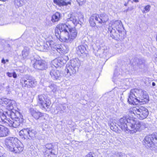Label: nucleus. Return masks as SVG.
Listing matches in <instances>:
<instances>
[{"mask_svg":"<svg viewBox=\"0 0 157 157\" xmlns=\"http://www.w3.org/2000/svg\"><path fill=\"white\" fill-rule=\"evenodd\" d=\"M22 87L25 88L34 87L36 84V82L34 79L30 76H27L21 78L20 80Z\"/></svg>","mask_w":157,"mask_h":157,"instance_id":"9d476101","label":"nucleus"},{"mask_svg":"<svg viewBox=\"0 0 157 157\" xmlns=\"http://www.w3.org/2000/svg\"><path fill=\"white\" fill-rule=\"evenodd\" d=\"M54 3L59 6H67L71 4L70 0H54Z\"/></svg>","mask_w":157,"mask_h":157,"instance_id":"a211bd4d","label":"nucleus"},{"mask_svg":"<svg viewBox=\"0 0 157 157\" xmlns=\"http://www.w3.org/2000/svg\"><path fill=\"white\" fill-rule=\"evenodd\" d=\"M121 75L118 74L117 70H116L115 71L113 76V81L114 82H116V84H119V82H122L121 84L120 83V85H122V84L124 83V79H120V77Z\"/></svg>","mask_w":157,"mask_h":157,"instance_id":"f3484780","label":"nucleus"},{"mask_svg":"<svg viewBox=\"0 0 157 157\" xmlns=\"http://www.w3.org/2000/svg\"><path fill=\"white\" fill-rule=\"evenodd\" d=\"M149 96L147 92L141 89H134L130 92L128 101L131 104H144L148 101Z\"/></svg>","mask_w":157,"mask_h":157,"instance_id":"7ed1b4c3","label":"nucleus"},{"mask_svg":"<svg viewBox=\"0 0 157 157\" xmlns=\"http://www.w3.org/2000/svg\"><path fill=\"white\" fill-rule=\"evenodd\" d=\"M131 117H123L121 118L118 122V125L122 130L126 133L128 127L129 122V120L131 119Z\"/></svg>","mask_w":157,"mask_h":157,"instance_id":"f8f14e48","label":"nucleus"},{"mask_svg":"<svg viewBox=\"0 0 157 157\" xmlns=\"http://www.w3.org/2000/svg\"><path fill=\"white\" fill-rule=\"evenodd\" d=\"M52 63L56 67H61L64 63L62 59L58 58L53 60Z\"/></svg>","mask_w":157,"mask_h":157,"instance_id":"a878e982","label":"nucleus"},{"mask_svg":"<svg viewBox=\"0 0 157 157\" xmlns=\"http://www.w3.org/2000/svg\"><path fill=\"white\" fill-rule=\"evenodd\" d=\"M33 67L36 69L43 70L47 68V63L44 61L36 60L33 64Z\"/></svg>","mask_w":157,"mask_h":157,"instance_id":"2eb2a0df","label":"nucleus"},{"mask_svg":"<svg viewBox=\"0 0 157 157\" xmlns=\"http://www.w3.org/2000/svg\"><path fill=\"white\" fill-rule=\"evenodd\" d=\"M144 144L151 149L155 150L157 148V133L146 136L144 140Z\"/></svg>","mask_w":157,"mask_h":157,"instance_id":"6e6552de","label":"nucleus"},{"mask_svg":"<svg viewBox=\"0 0 157 157\" xmlns=\"http://www.w3.org/2000/svg\"><path fill=\"white\" fill-rule=\"evenodd\" d=\"M67 21H72L75 26H76L78 24H79L81 26L82 23V22L80 21L77 16L71 17L70 18L67 19Z\"/></svg>","mask_w":157,"mask_h":157,"instance_id":"bb28decb","label":"nucleus"},{"mask_svg":"<svg viewBox=\"0 0 157 157\" xmlns=\"http://www.w3.org/2000/svg\"><path fill=\"white\" fill-rule=\"evenodd\" d=\"M125 154L121 152L115 153L114 155V157H123Z\"/></svg>","mask_w":157,"mask_h":157,"instance_id":"72a5a7b5","label":"nucleus"},{"mask_svg":"<svg viewBox=\"0 0 157 157\" xmlns=\"http://www.w3.org/2000/svg\"><path fill=\"white\" fill-rule=\"evenodd\" d=\"M133 9V7H132L130 8H129V10H132Z\"/></svg>","mask_w":157,"mask_h":157,"instance_id":"37998d69","label":"nucleus"},{"mask_svg":"<svg viewBox=\"0 0 157 157\" xmlns=\"http://www.w3.org/2000/svg\"><path fill=\"white\" fill-rule=\"evenodd\" d=\"M6 74L7 76L10 77H11L12 76V74L9 72H7Z\"/></svg>","mask_w":157,"mask_h":157,"instance_id":"c9c22d12","label":"nucleus"},{"mask_svg":"<svg viewBox=\"0 0 157 157\" xmlns=\"http://www.w3.org/2000/svg\"><path fill=\"white\" fill-rule=\"evenodd\" d=\"M48 88L50 89L51 91L54 93L57 90V86L54 84H51L49 86Z\"/></svg>","mask_w":157,"mask_h":157,"instance_id":"c756f323","label":"nucleus"},{"mask_svg":"<svg viewBox=\"0 0 157 157\" xmlns=\"http://www.w3.org/2000/svg\"><path fill=\"white\" fill-rule=\"evenodd\" d=\"M37 104L44 109H48L51 105V102L49 100H45L44 97L43 95H39L37 98Z\"/></svg>","mask_w":157,"mask_h":157,"instance_id":"ddd939ff","label":"nucleus"},{"mask_svg":"<svg viewBox=\"0 0 157 157\" xmlns=\"http://www.w3.org/2000/svg\"><path fill=\"white\" fill-rule=\"evenodd\" d=\"M12 76H13V78H17V74L15 72H13L12 74Z\"/></svg>","mask_w":157,"mask_h":157,"instance_id":"e433bc0d","label":"nucleus"},{"mask_svg":"<svg viewBox=\"0 0 157 157\" xmlns=\"http://www.w3.org/2000/svg\"><path fill=\"white\" fill-rule=\"evenodd\" d=\"M129 124L126 133H134L139 130L144 129L147 127L145 123L140 122L132 117L129 120Z\"/></svg>","mask_w":157,"mask_h":157,"instance_id":"39448f33","label":"nucleus"},{"mask_svg":"<svg viewBox=\"0 0 157 157\" xmlns=\"http://www.w3.org/2000/svg\"><path fill=\"white\" fill-rule=\"evenodd\" d=\"M29 53V49L27 47L24 48L22 52V56L24 59L27 58Z\"/></svg>","mask_w":157,"mask_h":157,"instance_id":"c85d7f7f","label":"nucleus"},{"mask_svg":"<svg viewBox=\"0 0 157 157\" xmlns=\"http://www.w3.org/2000/svg\"><path fill=\"white\" fill-rule=\"evenodd\" d=\"M152 86H155V84L154 82H152Z\"/></svg>","mask_w":157,"mask_h":157,"instance_id":"a19ab883","label":"nucleus"},{"mask_svg":"<svg viewBox=\"0 0 157 157\" xmlns=\"http://www.w3.org/2000/svg\"><path fill=\"white\" fill-rule=\"evenodd\" d=\"M113 28V29H116L118 33H121L123 29L121 21L119 20L112 21L109 25V28Z\"/></svg>","mask_w":157,"mask_h":157,"instance_id":"4468645a","label":"nucleus"},{"mask_svg":"<svg viewBox=\"0 0 157 157\" xmlns=\"http://www.w3.org/2000/svg\"><path fill=\"white\" fill-rule=\"evenodd\" d=\"M5 144L9 150L15 153H19L23 150L22 144L16 138L13 137L6 138L5 141Z\"/></svg>","mask_w":157,"mask_h":157,"instance_id":"20e7f679","label":"nucleus"},{"mask_svg":"<svg viewBox=\"0 0 157 157\" xmlns=\"http://www.w3.org/2000/svg\"><path fill=\"white\" fill-rule=\"evenodd\" d=\"M86 157H94L93 155H92V154L90 153V154H89L86 156Z\"/></svg>","mask_w":157,"mask_h":157,"instance_id":"4c0bfd02","label":"nucleus"},{"mask_svg":"<svg viewBox=\"0 0 157 157\" xmlns=\"http://www.w3.org/2000/svg\"><path fill=\"white\" fill-rule=\"evenodd\" d=\"M45 147L48 150L52 149L54 148V145L52 144H48L45 145Z\"/></svg>","mask_w":157,"mask_h":157,"instance_id":"473e14b6","label":"nucleus"},{"mask_svg":"<svg viewBox=\"0 0 157 157\" xmlns=\"http://www.w3.org/2000/svg\"><path fill=\"white\" fill-rule=\"evenodd\" d=\"M36 132L35 130L31 128H24L19 132V135L25 139H29L30 137H33Z\"/></svg>","mask_w":157,"mask_h":157,"instance_id":"9b49d317","label":"nucleus"},{"mask_svg":"<svg viewBox=\"0 0 157 157\" xmlns=\"http://www.w3.org/2000/svg\"><path fill=\"white\" fill-rule=\"evenodd\" d=\"M57 28L59 30L58 34L59 37L67 43L71 42L77 36L78 31L75 28H71L70 25L60 23L57 25Z\"/></svg>","mask_w":157,"mask_h":157,"instance_id":"f03ea898","label":"nucleus"},{"mask_svg":"<svg viewBox=\"0 0 157 157\" xmlns=\"http://www.w3.org/2000/svg\"><path fill=\"white\" fill-rule=\"evenodd\" d=\"M14 2L15 6L18 7L21 6L23 5L22 0H15Z\"/></svg>","mask_w":157,"mask_h":157,"instance_id":"7c9ffc66","label":"nucleus"},{"mask_svg":"<svg viewBox=\"0 0 157 157\" xmlns=\"http://www.w3.org/2000/svg\"><path fill=\"white\" fill-rule=\"evenodd\" d=\"M51 77L54 79H60L61 77V74L60 72L56 70H52L50 72Z\"/></svg>","mask_w":157,"mask_h":157,"instance_id":"5701e85b","label":"nucleus"},{"mask_svg":"<svg viewBox=\"0 0 157 157\" xmlns=\"http://www.w3.org/2000/svg\"><path fill=\"white\" fill-rule=\"evenodd\" d=\"M107 145V144L105 142H103V146H104V147H105Z\"/></svg>","mask_w":157,"mask_h":157,"instance_id":"58836bf2","label":"nucleus"},{"mask_svg":"<svg viewBox=\"0 0 157 157\" xmlns=\"http://www.w3.org/2000/svg\"><path fill=\"white\" fill-rule=\"evenodd\" d=\"M151 6L150 5H147L144 7L143 13H144L149 12L151 9Z\"/></svg>","mask_w":157,"mask_h":157,"instance_id":"2f4dec72","label":"nucleus"},{"mask_svg":"<svg viewBox=\"0 0 157 157\" xmlns=\"http://www.w3.org/2000/svg\"><path fill=\"white\" fill-rule=\"evenodd\" d=\"M132 1L135 2H139V1L138 0H132Z\"/></svg>","mask_w":157,"mask_h":157,"instance_id":"79ce46f5","label":"nucleus"},{"mask_svg":"<svg viewBox=\"0 0 157 157\" xmlns=\"http://www.w3.org/2000/svg\"><path fill=\"white\" fill-rule=\"evenodd\" d=\"M98 15L94 14L91 16L89 19V23L92 27H94L96 23H98Z\"/></svg>","mask_w":157,"mask_h":157,"instance_id":"412c9836","label":"nucleus"},{"mask_svg":"<svg viewBox=\"0 0 157 157\" xmlns=\"http://www.w3.org/2000/svg\"><path fill=\"white\" fill-rule=\"evenodd\" d=\"M133 114L136 115L138 118L143 120L146 118L148 116L149 112L147 108L141 106L134 107L132 109Z\"/></svg>","mask_w":157,"mask_h":157,"instance_id":"1a4fd4ad","label":"nucleus"},{"mask_svg":"<svg viewBox=\"0 0 157 157\" xmlns=\"http://www.w3.org/2000/svg\"><path fill=\"white\" fill-rule=\"evenodd\" d=\"M98 19L99 20L98 23L101 24L107 22L109 20L108 16L105 13L101 14L98 15Z\"/></svg>","mask_w":157,"mask_h":157,"instance_id":"393cba45","label":"nucleus"},{"mask_svg":"<svg viewBox=\"0 0 157 157\" xmlns=\"http://www.w3.org/2000/svg\"><path fill=\"white\" fill-rule=\"evenodd\" d=\"M57 33V32L56 31V33H55V34H56Z\"/></svg>","mask_w":157,"mask_h":157,"instance_id":"de8ad7c7","label":"nucleus"},{"mask_svg":"<svg viewBox=\"0 0 157 157\" xmlns=\"http://www.w3.org/2000/svg\"><path fill=\"white\" fill-rule=\"evenodd\" d=\"M30 113L32 116L36 119L37 120L39 119H41L42 118L45 119V118L43 117V114L38 111L31 109Z\"/></svg>","mask_w":157,"mask_h":157,"instance_id":"aec40b11","label":"nucleus"},{"mask_svg":"<svg viewBox=\"0 0 157 157\" xmlns=\"http://www.w3.org/2000/svg\"><path fill=\"white\" fill-rule=\"evenodd\" d=\"M2 63L4 64L6 62L5 61V60L4 59H2Z\"/></svg>","mask_w":157,"mask_h":157,"instance_id":"ea45409f","label":"nucleus"},{"mask_svg":"<svg viewBox=\"0 0 157 157\" xmlns=\"http://www.w3.org/2000/svg\"><path fill=\"white\" fill-rule=\"evenodd\" d=\"M128 10H129V8H128L127 10H125L124 11V12H127V11H128Z\"/></svg>","mask_w":157,"mask_h":157,"instance_id":"c03bdc74","label":"nucleus"},{"mask_svg":"<svg viewBox=\"0 0 157 157\" xmlns=\"http://www.w3.org/2000/svg\"><path fill=\"white\" fill-rule=\"evenodd\" d=\"M52 41H47L44 43L42 45L39 46L40 51L43 52H47L51 48L53 51H57L59 53H64L65 52V50L61 45H54Z\"/></svg>","mask_w":157,"mask_h":157,"instance_id":"423d86ee","label":"nucleus"},{"mask_svg":"<svg viewBox=\"0 0 157 157\" xmlns=\"http://www.w3.org/2000/svg\"><path fill=\"white\" fill-rule=\"evenodd\" d=\"M7 113V112H5V113H6V114Z\"/></svg>","mask_w":157,"mask_h":157,"instance_id":"09e8293b","label":"nucleus"},{"mask_svg":"<svg viewBox=\"0 0 157 157\" xmlns=\"http://www.w3.org/2000/svg\"><path fill=\"white\" fill-rule=\"evenodd\" d=\"M108 30L110 33V36L113 39L118 40V39H122L123 38V35L122 33V32L119 33L118 34L116 33L115 29H113V28H110V29L108 28Z\"/></svg>","mask_w":157,"mask_h":157,"instance_id":"dca6fc26","label":"nucleus"},{"mask_svg":"<svg viewBox=\"0 0 157 157\" xmlns=\"http://www.w3.org/2000/svg\"><path fill=\"white\" fill-rule=\"evenodd\" d=\"M80 65V61L78 58H75L71 60L70 64H68L66 66L65 71L66 75L67 77L76 73Z\"/></svg>","mask_w":157,"mask_h":157,"instance_id":"0eeeda50","label":"nucleus"},{"mask_svg":"<svg viewBox=\"0 0 157 157\" xmlns=\"http://www.w3.org/2000/svg\"><path fill=\"white\" fill-rule=\"evenodd\" d=\"M60 14L59 12H56L52 16L51 21L53 22L58 21L60 18Z\"/></svg>","mask_w":157,"mask_h":157,"instance_id":"cd10ccee","label":"nucleus"},{"mask_svg":"<svg viewBox=\"0 0 157 157\" xmlns=\"http://www.w3.org/2000/svg\"><path fill=\"white\" fill-rule=\"evenodd\" d=\"M87 46L85 45H80L77 48V53L78 54L81 56V54L84 55L86 54L87 51L86 48Z\"/></svg>","mask_w":157,"mask_h":157,"instance_id":"b1692460","label":"nucleus"},{"mask_svg":"<svg viewBox=\"0 0 157 157\" xmlns=\"http://www.w3.org/2000/svg\"><path fill=\"white\" fill-rule=\"evenodd\" d=\"M0 100H1L2 101V103H1V105L0 106V110H2L1 107L3 106V103L7 106H9L11 109L13 108L12 105L14 103V101L13 100L7 98L4 99L3 101L2 99H0Z\"/></svg>","mask_w":157,"mask_h":157,"instance_id":"6ab92c4d","label":"nucleus"},{"mask_svg":"<svg viewBox=\"0 0 157 157\" xmlns=\"http://www.w3.org/2000/svg\"><path fill=\"white\" fill-rule=\"evenodd\" d=\"M6 0H0V1H5Z\"/></svg>","mask_w":157,"mask_h":157,"instance_id":"a18cd8bd","label":"nucleus"},{"mask_svg":"<svg viewBox=\"0 0 157 157\" xmlns=\"http://www.w3.org/2000/svg\"><path fill=\"white\" fill-rule=\"evenodd\" d=\"M10 133L9 129L0 124V137L7 136Z\"/></svg>","mask_w":157,"mask_h":157,"instance_id":"4be33fe9","label":"nucleus"},{"mask_svg":"<svg viewBox=\"0 0 157 157\" xmlns=\"http://www.w3.org/2000/svg\"><path fill=\"white\" fill-rule=\"evenodd\" d=\"M2 101L0 100V106ZM10 117L12 120L7 118L3 110H0V122H2L6 125H8L10 127L16 128L22 124L24 121L23 117L18 112L15 113L10 112Z\"/></svg>","mask_w":157,"mask_h":157,"instance_id":"f257e3e1","label":"nucleus"},{"mask_svg":"<svg viewBox=\"0 0 157 157\" xmlns=\"http://www.w3.org/2000/svg\"><path fill=\"white\" fill-rule=\"evenodd\" d=\"M7 46H8L9 47H10V45H9V44H8Z\"/></svg>","mask_w":157,"mask_h":157,"instance_id":"49530a36","label":"nucleus"},{"mask_svg":"<svg viewBox=\"0 0 157 157\" xmlns=\"http://www.w3.org/2000/svg\"><path fill=\"white\" fill-rule=\"evenodd\" d=\"M44 155L45 157H52L53 155L52 151H50L49 153L45 152Z\"/></svg>","mask_w":157,"mask_h":157,"instance_id":"f704fd0d","label":"nucleus"}]
</instances>
